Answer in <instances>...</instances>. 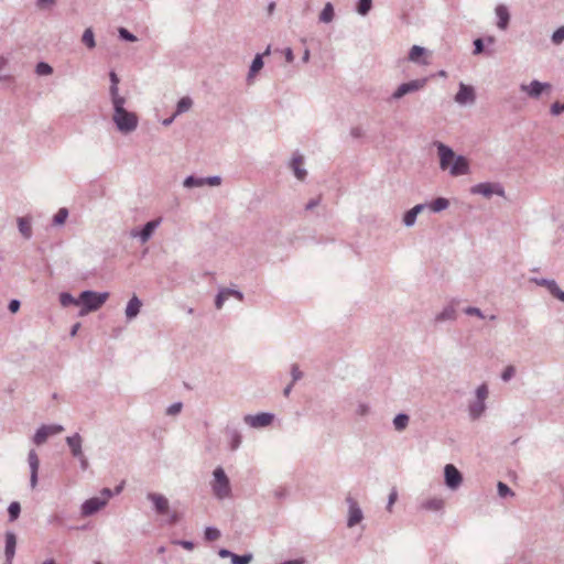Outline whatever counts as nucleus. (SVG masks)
Segmentation results:
<instances>
[{
	"label": "nucleus",
	"instance_id": "nucleus-14",
	"mask_svg": "<svg viewBox=\"0 0 564 564\" xmlns=\"http://www.w3.org/2000/svg\"><path fill=\"white\" fill-rule=\"evenodd\" d=\"M520 88L531 98H539L544 89L551 88V85L549 83H541L534 79L529 85L522 84Z\"/></svg>",
	"mask_w": 564,
	"mask_h": 564
},
{
	"label": "nucleus",
	"instance_id": "nucleus-57",
	"mask_svg": "<svg viewBox=\"0 0 564 564\" xmlns=\"http://www.w3.org/2000/svg\"><path fill=\"white\" fill-rule=\"evenodd\" d=\"M182 410V403H174L172 404L169 409H167V414L170 415H175L177 413H180Z\"/></svg>",
	"mask_w": 564,
	"mask_h": 564
},
{
	"label": "nucleus",
	"instance_id": "nucleus-6",
	"mask_svg": "<svg viewBox=\"0 0 564 564\" xmlns=\"http://www.w3.org/2000/svg\"><path fill=\"white\" fill-rule=\"evenodd\" d=\"M148 498L153 502L158 513L169 516V522L175 523L178 520L175 511H170L169 500L159 494H149Z\"/></svg>",
	"mask_w": 564,
	"mask_h": 564
},
{
	"label": "nucleus",
	"instance_id": "nucleus-44",
	"mask_svg": "<svg viewBox=\"0 0 564 564\" xmlns=\"http://www.w3.org/2000/svg\"><path fill=\"white\" fill-rule=\"evenodd\" d=\"M28 459H29V465H30L31 470H39L40 459L37 457V454L34 451H31L29 453Z\"/></svg>",
	"mask_w": 564,
	"mask_h": 564
},
{
	"label": "nucleus",
	"instance_id": "nucleus-43",
	"mask_svg": "<svg viewBox=\"0 0 564 564\" xmlns=\"http://www.w3.org/2000/svg\"><path fill=\"white\" fill-rule=\"evenodd\" d=\"M220 536V532L216 528H207L205 530V539L209 542L218 540Z\"/></svg>",
	"mask_w": 564,
	"mask_h": 564
},
{
	"label": "nucleus",
	"instance_id": "nucleus-50",
	"mask_svg": "<svg viewBox=\"0 0 564 564\" xmlns=\"http://www.w3.org/2000/svg\"><path fill=\"white\" fill-rule=\"evenodd\" d=\"M497 487H498V494L500 497H506L508 495H510V496L514 495L513 491H511V489L506 484H503L501 481L498 482Z\"/></svg>",
	"mask_w": 564,
	"mask_h": 564
},
{
	"label": "nucleus",
	"instance_id": "nucleus-39",
	"mask_svg": "<svg viewBox=\"0 0 564 564\" xmlns=\"http://www.w3.org/2000/svg\"><path fill=\"white\" fill-rule=\"evenodd\" d=\"M111 101H112V106H113V112L127 110L124 108V104H126L124 97L117 96V97L112 98Z\"/></svg>",
	"mask_w": 564,
	"mask_h": 564
},
{
	"label": "nucleus",
	"instance_id": "nucleus-62",
	"mask_svg": "<svg viewBox=\"0 0 564 564\" xmlns=\"http://www.w3.org/2000/svg\"><path fill=\"white\" fill-rule=\"evenodd\" d=\"M109 93H110V97L111 99L117 97V96H120L119 95V88H118V85H110V89H109Z\"/></svg>",
	"mask_w": 564,
	"mask_h": 564
},
{
	"label": "nucleus",
	"instance_id": "nucleus-8",
	"mask_svg": "<svg viewBox=\"0 0 564 564\" xmlns=\"http://www.w3.org/2000/svg\"><path fill=\"white\" fill-rule=\"evenodd\" d=\"M229 299H235L237 302L241 303V302H243V293L234 288L220 289L215 299L216 308L220 310L223 307L224 303Z\"/></svg>",
	"mask_w": 564,
	"mask_h": 564
},
{
	"label": "nucleus",
	"instance_id": "nucleus-5",
	"mask_svg": "<svg viewBox=\"0 0 564 564\" xmlns=\"http://www.w3.org/2000/svg\"><path fill=\"white\" fill-rule=\"evenodd\" d=\"M471 194L482 195L490 198L492 195L505 197V188L500 183L484 182L470 187Z\"/></svg>",
	"mask_w": 564,
	"mask_h": 564
},
{
	"label": "nucleus",
	"instance_id": "nucleus-48",
	"mask_svg": "<svg viewBox=\"0 0 564 564\" xmlns=\"http://www.w3.org/2000/svg\"><path fill=\"white\" fill-rule=\"evenodd\" d=\"M476 394H477V400H479V402H484L485 403V400L488 397V388H487V386L486 384H481L480 387H478Z\"/></svg>",
	"mask_w": 564,
	"mask_h": 564
},
{
	"label": "nucleus",
	"instance_id": "nucleus-22",
	"mask_svg": "<svg viewBox=\"0 0 564 564\" xmlns=\"http://www.w3.org/2000/svg\"><path fill=\"white\" fill-rule=\"evenodd\" d=\"M68 446L70 447L72 454L75 457H83L82 453V437L78 434L68 436L66 438Z\"/></svg>",
	"mask_w": 564,
	"mask_h": 564
},
{
	"label": "nucleus",
	"instance_id": "nucleus-38",
	"mask_svg": "<svg viewBox=\"0 0 564 564\" xmlns=\"http://www.w3.org/2000/svg\"><path fill=\"white\" fill-rule=\"evenodd\" d=\"M484 411H485V403L479 402V400H477L474 404L470 405V413H471L473 417L480 416Z\"/></svg>",
	"mask_w": 564,
	"mask_h": 564
},
{
	"label": "nucleus",
	"instance_id": "nucleus-61",
	"mask_svg": "<svg viewBox=\"0 0 564 564\" xmlns=\"http://www.w3.org/2000/svg\"><path fill=\"white\" fill-rule=\"evenodd\" d=\"M398 497L397 491L393 489L389 495V503H388V510H391L393 503L395 502Z\"/></svg>",
	"mask_w": 564,
	"mask_h": 564
},
{
	"label": "nucleus",
	"instance_id": "nucleus-4",
	"mask_svg": "<svg viewBox=\"0 0 564 564\" xmlns=\"http://www.w3.org/2000/svg\"><path fill=\"white\" fill-rule=\"evenodd\" d=\"M210 486H212L214 495L217 498L224 499V498L229 497V495H230L229 479L226 476V474L221 467H217L214 470V479L212 480Z\"/></svg>",
	"mask_w": 564,
	"mask_h": 564
},
{
	"label": "nucleus",
	"instance_id": "nucleus-16",
	"mask_svg": "<svg viewBox=\"0 0 564 564\" xmlns=\"http://www.w3.org/2000/svg\"><path fill=\"white\" fill-rule=\"evenodd\" d=\"M274 415L271 413H259L249 416V425L252 427H265L273 422Z\"/></svg>",
	"mask_w": 564,
	"mask_h": 564
},
{
	"label": "nucleus",
	"instance_id": "nucleus-63",
	"mask_svg": "<svg viewBox=\"0 0 564 564\" xmlns=\"http://www.w3.org/2000/svg\"><path fill=\"white\" fill-rule=\"evenodd\" d=\"M37 473L39 470H31V487L35 488L37 484Z\"/></svg>",
	"mask_w": 564,
	"mask_h": 564
},
{
	"label": "nucleus",
	"instance_id": "nucleus-18",
	"mask_svg": "<svg viewBox=\"0 0 564 564\" xmlns=\"http://www.w3.org/2000/svg\"><path fill=\"white\" fill-rule=\"evenodd\" d=\"M495 11H496V15L498 18L497 26L500 30H506L508 28L509 21H510V13H509L508 8L503 4H499L496 7Z\"/></svg>",
	"mask_w": 564,
	"mask_h": 564
},
{
	"label": "nucleus",
	"instance_id": "nucleus-23",
	"mask_svg": "<svg viewBox=\"0 0 564 564\" xmlns=\"http://www.w3.org/2000/svg\"><path fill=\"white\" fill-rule=\"evenodd\" d=\"M456 318V311L453 305L445 306L442 312L435 316V323H443L454 321Z\"/></svg>",
	"mask_w": 564,
	"mask_h": 564
},
{
	"label": "nucleus",
	"instance_id": "nucleus-9",
	"mask_svg": "<svg viewBox=\"0 0 564 564\" xmlns=\"http://www.w3.org/2000/svg\"><path fill=\"white\" fill-rule=\"evenodd\" d=\"M161 218L153 219L148 221L141 230L132 229L130 231V236L132 238H139L142 243L149 241L154 232V230L160 226Z\"/></svg>",
	"mask_w": 564,
	"mask_h": 564
},
{
	"label": "nucleus",
	"instance_id": "nucleus-33",
	"mask_svg": "<svg viewBox=\"0 0 564 564\" xmlns=\"http://www.w3.org/2000/svg\"><path fill=\"white\" fill-rule=\"evenodd\" d=\"M425 48L419 45H413L409 52V61L413 63H420L419 57L425 53Z\"/></svg>",
	"mask_w": 564,
	"mask_h": 564
},
{
	"label": "nucleus",
	"instance_id": "nucleus-51",
	"mask_svg": "<svg viewBox=\"0 0 564 564\" xmlns=\"http://www.w3.org/2000/svg\"><path fill=\"white\" fill-rule=\"evenodd\" d=\"M550 111L553 116H558L560 113L564 112V102L561 104L556 101L552 104Z\"/></svg>",
	"mask_w": 564,
	"mask_h": 564
},
{
	"label": "nucleus",
	"instance_id": "nucleus-26",
	"mask_svg": "<svg viewBox=\"0 0 564 564\" xmlns=\"http://www.w3.org/2000/svg\"><path fill=\"white\" fill-rule=\"evenodd\" d=\"M422 507L431 511H440L444 507V500L440 497H433L423 502Z\"/></svg>",
	"mask_w": 564,
	"mask_h": 564
},
{
	"label": "nucleus",
	"instance_id": "nucleus-20",
	"mask_svg": "<svg viewBox=\"0 0 564 564\" xmlns=\"http://www.w3.org/2000/svg\"><path fill=\"white\" fill-rule=\"evenodd\" d=\"M362 520V512L356 501L350 500L348 527H354Z\"/></svg>",
	"mask_w": 564,
	"mask_h": 564
},
{
	"label": "nucleus",
	"instance_id": "nucleus-52",
	"mask_svg": "<svg viewBox=\"0 0 564 564\" xmlns=\"http://www.w3.org/2000/svg\"><path fill=\"white\" fill-rule=\"evenodd\" d=\"M464 312L467 315H475L478 316L479 318H484V314L478 307L468 306L464 310Z\"/></svg>",
	"mask_w": 564,
	"mask_h": 564
},
{
	"label": "nucleus",
	"instance_id": "nucleus-64",
	"mask_svg": "<svg viewBox=\"0 0 564 564\" xmlns=\"http://www.w3.org/2000/svg\"><path fill=\"white\" fill-rule=\"evenodd\" d=\"M285 59L289 63H292L294 59L293 51L290 47L285 50Z\"/></svg>",
	"mask_w": 564,
	"mask_h": 564
},
{
	"label": "nucleus",
	"instance_id": "nucleus-31",
	"mask_svg": "<svg viewBox=\"0 0 564 564\" xmlns=\"http://www.w3.org/2000/svg\"><path fill=\"white\" fill-rule=\"evenodd\" d=\"M82 41L90 50L96 46L95 36H94V32H93L91 28H87L84 31Z\"/></svg>",
	"mask_w": 564,
	"mask_h": 564
},
{
	"label": "nucleus",
	"instance_id": "nucleus-55",
	"mask_svg": "<svg viewBox=\"0 0 564 564\" xmlns=\"http://www.w3.org/2000/svg\"><path fill=\"white\" fill-rule=\"evenodd\" d=\"M350 135H351L352 138H355V139H359V138L364 137V130H362V128H361V127H358V126H357V127H352V128L350 129Z\"/></svg>",
	"mask_w": 564,
	"mask_h": 564
},
{
	"label": "nucleus",
	"instance_id": "nucleus-60",
	"mask_svg": "<svg viewBox=\"0 0 564 564\" xmlns=\"http://www.w3.org/2000/svg\"><path fill=\"white\" fill-rule=\"evenodd\" d=\"M319 203H321V198H319V197H318V198H313V199H311V200L306 204L305 209H306V210H311V209L315 208L316 206H318V205H319Z\"/></svg>",
	"mask_w": 564,
	"mask_h": 564
},
{
	"label": "nucleus",
	"instance_id": "nucleus-28",
	"mask_svg": "<svg viewBox=\"0 0 564 564\" xmlns=\"http://www.w3.org/2000/svg\"><path fill=\"white\" fill-rule=\"evenodd\" d=\"M448 206H449V202L447 198H444V197H438L430 204V208L434 213H440L442 210H445Z\"/></svg>",
	"mask_w": 564,
	"mask_h": 564
},
{
	"label": "nucleus",
	"instance_id": "nucleus-58",
	"mask_svg": "<svg viewBox=\"0 0 564 564\" xmlns=\"http://www.w3.org/2000/svg\"><path fill=\"white\" fill-rule=\"evenodd\" d=\"M55 3L54 0H37L36 6L41 9H46L53 7Z\"/></svg>",
	"mask_w": 564,
	"mask_h": 564
},
{
	"label": "nucleus",
	"instance_id": "nucleus-21",
	"mask_svg": "<svg viewBox=\"0 0 564 564\" xmlns=\"http://www.w3.org/2000/svg\"><path fill=\"white\" fill-rule=\"evenodd\" d=\"M270 54V47L264 53H258L249 66V80L263 67V56Z\"/></svg>",
	"mask_w": 564,
	"mask_h": 564
},
{
	"label": "nucleus",
	"instance_id": "nucleus-34",
	"mask_svg": "<svg viewBox=\"0 0 564 564\" xmlns=\"http://www.w3.org/2000/svg\"><path fill=\"white\" fill-rule=\"evenodd\" d=\"M408 423H409V416L405 414H399L393 420L394 427L398 431L404 430L406 427Z\"/></svg>",
	"mask_w": 564,
	"mask_h": 564
},
{
	"label": "nucleus",
	"instance_id": "nucleus-7",
	"mask_svg": "<svg viewBox=\"0 0 564 564\" xmlns=\"http://www.w3.org/2000/svg\"><path fill=\"white\" fill-rule=\"evenodd\" d=\"M111 497V491L109 489H104L101 492V497H95L88 499L82 507V512L84 516H90L101 509L109 498Z\"/></svg>",
	"mask_w": 564,
	"mask_h": 564
},
{
	"label": "nucleus",
	"instance_id": "nucleus-10",
	"mask_svg": "<svg viewBox=\"0 0 564 564\" xmlns=\"http://www.w3.org/2000/svg\"><path fill=\"white\" fill-rule=\"evenodd\" d=\"M425 84H426L425 78L414 79V80H410L408 83H403L392 94V98L400 99L403 96H405L406 94L415 93V91L420 90L421 88H423L425 86Z\"/></svg>",
	"mask_w": 564,
	"mask_h": 564
},
{
	"label": "nucleus",
	"instance_id": "nucleus-17",
	"mask_svg": "<svg viewBox=\"0 0 564 564\" xmlns=\"http://www.w3.org/2000/svg\"><path fill=\"white\" fill-rule=\"evenodd\" d=\"M15 546H17V536L12 532H7L6 534V557H7V564H11L14 554H15Z\"/></svg>",
	"mask_w": 564,
	"mask_h": 564
},
{
	"label": "nucleus",
	"instance_id": "nucleus-54",
	"mask_svg": "<svg viewBox=\"0 0 564 564\" xmlns=\"http://www.w3.org/2000/svg\"><path fill=\"white\" fill-rule=\"evenodd\" d=\"M514 372H516L514 367H512V366H508V367L505 369V371L502 372V376H501V377H502V379H503L505 381H508L509 379H511V378L513 377Z\"/></svg>",
	"mask_w": 564,
	"mask_h": 564
},
{
	"label": "nucleus",
	"instance_id": "nucleus-15",
	"mask_svg": "<svg viewBox=\"0 0 564 564\" xmlns=\"http://www.w3.org/2000/svg\"><path fill=\"white\" fill-rule=\"evenodd\" d=\"M304 159L301 154H294L291 161V169L299 181H304L307 172L303 167Z\"/></svg>",
	"mask_w": 564,
	"mask_h": 564
},
{
	"label": "nucleus",
	"instance_id": "nucleus-25",
	"mask_svg": "<svg viewBox=\"0 0 564 564\" xmlns=\"http://www.w3.org/2000/svg\"><path fill=\"white\" fill-rule=\"evenodd\" d=\"M18 227L19 231L25 239H30L32 237L31 221L26 217L18 218Z\"/></svg>",
	"mask_w": 564,
	"mask_h": 564
},
{
	"label": "nucleus",
	"instance_id": "nucleus-45",
	"mask_svg": "<svg viewBox=\"0 0 564 564\" xmlns=\"http://www.w3.org/2000/svg\"><path fill=\"white\" fill-rule=\"evenodd\" d=\"M549 292L555 299L560 300L561 302H564V291L560 289L556 281L554 282L553 286H551Z\"/></svg>",
	"mask_w": 564,
	"mask_h": 564
},
{
	"label": "nucleus",
	"instance_id": "nucleus-47",
	"mask_svg": "<svg viewBox=\"0 0 564 564\" xmlns=\"http://www.w3.org/2000/svg\"><path fill=\"white\" fill-rule=\"evenodd\" d=\"M119 32V37L121 40H124V41H128V42H135L137 41V36L133 35L131 32H129L127 29L124 28H120L118 30Z\"/></svg>",
	"mask_w": 564,
	"mask_h": 564
},
{
	"label": "nucleus",
	"instance_id": "nucleus-19",
	"mask_svg": "<svg viewBox=\"0 0 564 564\" xmlns=\"http://www.w3.org/2000/svg\"><path fill=\"white\" fill-rule=\"evenodd\" d=\"M141 306H142V302L139 300L138 296L133 295L128 304H127V307H126V317L131 321L133 318H135L139 313H140V310H141Z\"/></svg>",
	"mask_w": 564,
	"mask_h": 564
},
{
	"label": "nucleus",
	"instance_id": "nucleus-35",
	"mask_svg": "<svg viewBox=\"0 0 564 564\" xmlns=\"http://www.w3.org/2000/svg\"><path fill=\"white\" fill-rule=\"evenodd\" d=\"M35 73L37 75H40V76H45V75L52 74L53 73V68L47 63L40 62V63H37V65L35 67Z\"/></svg>",
	"mask_w": 564,
	"mask_h": 564
},
{
	"label": "nucleus",
	"instance_id": "nucleus-32",
	"mask_svg": "<svg viewBox=\"0 0 564 564\" xmlns=\"http://www.w3.org/2000/svg\"><path fill=\"white\" fill-rule=\"evenodd\" d=\"M67 217H68V209L65 207L59 208L58 212L53 217V225H55V226L64 225Z\"/></svg>",
	"mask_w": 564,
	"mask_h": 564
},
{
	"label": "nucleus",
	"instance_id": "nucleus-42",
	"mask_svg": "<svg viewBox=\"0 0 564 564\" xmlns=\"http://www.w3.org/2000/svg\"><path fill=\"white\" fill-rule=\"evenodd\" d=\"M227 436L230 440V449H235L241 443V437L235 431H228Z\"/></svg>",
	"mask_w": 564,
	"mask_h": 564
},
{
	"label": "nucleus",
	"instance_id": "nucleus-37",
	"mask_svg": "<svg viewBox=\"0 0 564 564\" xmlns=\"http://www.w3.org/2000/svg\"><path fill=\"white\" fill-rule=\"evenodd\" d=\"M372 0H359L357 11L361 15H366L371 9Z\"/></svg>",
	"mask_w": 564,
	"mask_h": 564
},
{
	"label": "nucleus",
	"instance_id": "nucleus-59",
	"mask_svg": "<svg viewBox=\"0 0 564 564\" xmlns=\"http://www.w3.org/2000/svg\"><path fill=\"white\" fill-rule=\"evenodd\" d=\"M20 305H21V303L19 300H11L8 308L11 313H17L20 308Z\"/></svg>",
	"mask_w": 564,
	"mask_h": 564
},
{
	"label": "nucleus",
	"instance_id": "nucleus-1",
	"mask_svg": "<svg viewBox=\"0 0 564 564\" xmlns=\"http://www.w3.org/2000/svg\"><path fill=\"white\" fill-rule=\"evenodd\" d=\"M434 145L437 149L441 170H448L452 176L466 175L469 173V162L464 155H455L453 149L443 142L435 141Z\"/></svg>",
	"mask_w": 564,
	"mask_h": 564
},
{
	"label": "nucleus",
	"instance_id": "nucleus-24",
	"mask_svg": "<svg viewBox=\"0 0 564 564\" xmlns=\"http://www.w3.org/2000/svg\"><path fill=\"white\" fill-rule=\"evenodd\" d=\"M335 18L334 7L330 2L325 3L323 10L318 15V21L321 23H330Z\"/></svg>",
	"mask_w": 564,
	"mask_h": 564
},
{
	"label": "nucleus",
	"instance_id": "nucleus-13",
	"mask_svg": "<svg viewBox=\"0 0 564 564\" xmlns=\"http://www.w3.org/2000/svg\"><path fill=\"white\" fill-rule=\"evenodd\" d=\"M476 100L475 90L471 86L459 84V89L455 95V101L459 105L474 104Z\"/></svg>",
	"mask_w": 564,
	"mask_h": 564
},
{
	"label": "nucleus",
	"instance_id": "nucleus-12",
	"mask_svg": "<svg viewBox=\"0 0 564 564\" xmlns=\"http://www.w3.org/2000/svg\"><path fill=\"white\" fill-rule=\"evenodd\" d=\"M445 475V484L451 489H457L462 481L463 477L459 470L452 464H447L444 469Z\"/></svg>",
	"mask_w": 564,
	"mask_h": 564
},
{
	"label": "nucleus",
	"instance_id": "nucleus-46",
	"mask_svg": "<svg viewBox=\"0 0 564 564\" xmlns=\"http://www.w3.org/2000/svg\"><path fill=\"white\" fill-rule=\"evenodd\" d=\"M551 40L556 45L561 44L564 41V26H560L557 30H555Z\"/></svg>",
	"mask_w": 564,
	"mask_h": 564
},
{
	"label": "nucleus",
	"instance_id": "nucleus-53",
	"mask_svg": "<svg viewBox=\"0 0 564 564\" xmlns=\"http://www.w3.org/2000/svg\"><path fill=\"white\" fill-rule=\"evenodd\" d=\"M484 52V41L481 39H476L474 41V54L478 55Z\"/></svg>",
	"mask_w": 564,
	"mask_h": 564
},
{
	"label": "nucleus",
	"instance_id": "nucleus-49",
	"mask_svg": "<svg viewBox=\"0 0 564 564\" xmlns=\"http://www.w3.org/2000/svg\"><path fill=\"white\" fill-rule=\"evenodd\" d=\"M220 184H221V177L220 176L214 175V176L204 177V186L205 185L218 186Z\"/></svg>",
	"mask_w": 564,
	"mask_h": 564
},
{
	"label": "nucleus",
	"instance_id": "nucleus-30",
	"mask_svg": "<svg viewBox=\"0 0 564 564\" xmlns=\"http://www.w3.org/2000/svg\"><path fill=\"white\" fill-rule=\"evenodd\" d=\"M59 303L64 307L69 305L79 306V297L75 299L70 293L63 292L59 294Z\"/></svg>",
	"mask_w": 564,
	"mask_h": 564
},
{
	"label": "nucleus",
	"instance_id": "nucleus-11",
	"mask_svg": "<svg viewBox=\"0 0 564 564\" xmlns=\"http://www.w3.org/2000/svg\"><path fill=\"white\" fill-rule=\"evenodd\" d=\"M64 431L62 425L53 424V425H43L41 426L34 435V443L36 445H42L46 442V440L52 436L59 434Z\"/></svg>",
	"mask_w": 564,
	"mask_h": 564
},
{
	"label": "nucleus",
	"instance_id": "nucleus-2",
	"mask_svg": "<svg viewBox=\"0 0 564 564\" xmlns=\"http://www.w3.org/2000/svg\"><path fill=\"white\" fill-rule=\"evenodd\" d=\"M108 297V292L98 293L90 290L83 291L79 295V306H82L79 315L84 316L89 312L99 310L106 303Z\"/></svg>",
	"mask_w": 564,
	"mask_h": 564
},
{
	"label": "nucleus",
	"instance_id": "nucleus-36",
	"mask_svg": "<svg viewBox=\"0 0 564 564\" xmlns=\"http://www.w3.org/2000/svg\"><path fill=\"white\" fill-rule=\"evenodd\" d=\"M531 282L535 283L539 286H544L549 291L551 286H553L555 280L553 279H544V278H531Z\"/></svg>",
	"mask_w": 564,
	"mask_h": 564
},
{
	"label": "nucleus",
	"instance_id": "nucleus-40",
	"mask_svg": "<svg viewBox=\"0 0 564 564\" xmlns=\"http://www.w3.org/2000/svg\"><path fill=\"white\" fill-rule=\"evenodd\" d=\"M416 214L410 209L403 216V224L405 227H412L416 221Z\"/></svg>",
	"mask_w": 564,
	"mask_h": 564
},
{
	"label": "nucleus",
	"instance_id": "nucleus-41",
	"mask_svg": "<svg viewBox=\"0 0 564 564\" xmlns=\"http://www.w3.org/2000/svg\"><path fill=\"white\" fill-rule=\"evenodd\" d=\"M20 511H21V507H20V503L19 502H12L10 506H9V509H8V512H9V516H10V520L11 521H14L18 519L19 514H20Z\"/></svg>",
	"mask_w": 564,
	"mask_h": 564
},
{
	"label": "nucleus",
	"instance_id": "nucleus-29",
	"mask_svg": "<svg viewBox=\"0 0 564 564\" xmlns=\"http://www.w3.org/2000/svg\"><path fill=\"white\" fill-rule=\"evenodd\" d=\"M183 186L186 188L203 187L204 186V177H197L194 175H189L183 181Z\"/></svg>",
	"mask_w": 564,
	"mask_h": 564
},
{
	"label": "nucleus",
	"instance_id": "nucleus-3",
	"mask_svg": "<svg viewBox=\"0 0 564 564\" xmlns=\"http://www.w3.org/2000/svg\"><path fill=\"white\" fill-rule=\"evenodd\" d=\"M112 120L116 128L124 134L133 132L138 128L139 123L138 116L128 110L113 112Z\"/></svg>",
	"mask_w": 564,
	"mask_h": 564
},
{
	"label": "nucleus",
	"instance_id": "nucleus-56",
	"mask_svg": "<svg viewBox=\"0 0 564 564\" xmlns=\"http://www.w3.org/2000/svg\"><path fill=\"white\" fill-rule=\"evenodd\" d=\"M232 564H247V555H231Z\"/></svg>",
	"mask_w": 564,
	"mask_h": 564
},
{
	"label": "nucleus",
	"instance_id": "nucleus-27",
	"mask_svg": "<svg viewBox=\"0 0 564 564\" xmlns=\"http://www.w3.org/2000/svg\"><path fill=\"white\" fill-rule=\"evenodd\" d=\"M192 106H193V100L191 97H188V96L182 97L176 105V111L174 113V117L188 111L192 108Z\"/></svg>",
	"mask_w": 564,
	"mask_h": 564
}]
</instances>
